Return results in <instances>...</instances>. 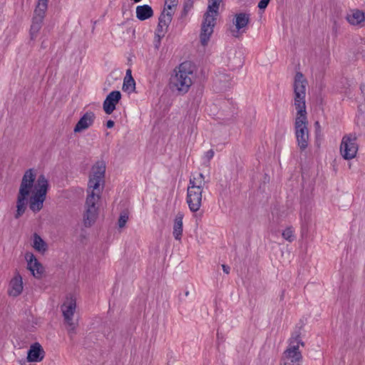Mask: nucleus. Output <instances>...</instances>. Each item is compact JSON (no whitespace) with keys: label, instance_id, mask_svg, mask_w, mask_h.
Masks as SVG:
<instances>
[{"label":"nucleus","instance_id":"obj_32","mask_svg":"<svg viewBox=\"0 0 365 365\" xmlns=\"http://www.w3.org/2000/svg\"><path fill=\"white\" fill-rule=\"evenodd\" d=\"M222 267L223 272L225 273H226V274H229L230 273V267H228L227 265H225V264H222Z\"/></svg>","mask_w":365,"mask_h":365},{"label":"nucleus","instance_id":"obj_7","mask_svg":"<svg viewBox=\"0 0 365 365\" xmlns=\"http://www.w3.org/2000/svg\"><path fill=\"white\" fill-rule=\"evenodd\" d=\"M222 0H210L207 11L204 15V21L202 24L200 42L206 46L213 33L215 25V19L217 16L220 4Z\"/></svg>","mask_w":365,"mask_h":365},{"label":"nucleus","instance_id":"obj_1","mask_svg":"<svg viewBox=\"0 0 365 365\" xmlns=\"http://www.w3.org/2000/svg\"><path fill=\"white\" fill-rule=\"evenodd\" d=\"M36 172L33 169L27 170L21 182L16 201L15 218H19L25 212L28 203L34 212H39L43 207L48 190V182L43 175H40L36 181Z\"/></svg>","mask_w":365,"mask_h":365},{"label":"nucleus","instance_id":"obj_17","mask_svg":"<svg viewBox=\"0 0 365 365\" xmlns=\"http://www.w3.org/2000/svg\"><path fill=\"white\" fill-rule=\"evenodd\" d=\"M136 17L140 20L144 21L150 18L153 15V11L149 5L138 6L136 7Z\"/></svg>","mask_w":365,"mask_h":365},{"label":"nucleus","instance_id":"obj_19","mask_svg":"<svg viewBox=\"0 0 365 365\" xmlns=\"http://www.w3.org/2000/svg\"><path fill=\"white\" fill-rule=\"evenodd\" d=\"M91 123V115L88 113H86L77 123V124L74 128V132L79 133V132H81V131L87 129L89 127Z\"/></svg>","mask_w":365,"mask_h":365},{"label":"nucleus","instance_id":"obj_10","mask_svg":"<svg viewBox=\"0 0 365 365\" xmlns=\"http://www.w3.org/2000/svg\"><path fill=\"white\" fill-rule=\"evenodd\" d=\"M76 300L72 297L66 298V300L61 306V311L66 323L69 327V331L75 329V324L73 321V316L76 310Z\"/></svg>","mask_w":365,"mask_h":365},{"label":"nucleus","instance_id":"obj_29","mask_svg":"<svg viewBox=\"0 0 365 365\" xmlns=\"http://www.w3.org/2000/svg\"><path fill=\"white\" fill-rule=\"evenodd\" d=\"M214 154L215 153L212 150H209L205 153L204 158L209 162L213 158Z\"/></svg>","mask_w":365,"mask_h":365},{"label":"nucleus","instance_id":"obj_2","mask_svg":"<svg viewBox=\"0 0 365 365\" xmlns=\"http://www.w3.org/2000/svg\"><path fill=\"white\" fill-rule=\"evenodd\" d=\"M307 85V81L302 73H297L293 83L294 106L297 110L294 128L297 143L301 150H304L309 142V123L305 103Z\"/></svg>","mask_w":365,"mask_h":365},{"label":"nucleus","instance_id":"obj_14","mask_svg":"<svg viewBox=\"0 0 365 365\" xmlns=\"http://www.w3.org/2000/svg\"><path fill=\"white\" fill-rule=\"evenodd\" d=\"M44 357V351L38 343L31 346L27 356L28 362L41 361Z\"/></svg>","mask_w":365,"mask_h":365},{"label":"nucleus","instance_id":"obj_25","mask_svg":"<svg viewBox=\"0 0 365 365\" xmlns=\"http://www.w3.org/2000/svg\"><path fill=\"white\" fill-rule=\"evenodd\" d=\"M168 26H163L162 24L158 22V28L155 31V37L158 38V41L160 42L161 38L165 36Z\"/></svg>","mask_w":365,"mask_h":365},{"label":"nucleus","instance_id":"obj_3","mask_svg":"<svg viewBox=\"0 0 365 365\" xmlns=\"http://www.w3.org/2000/svg\"><path fill=\"white\" fill-rule=\"evenodd\" d=\"M106 161L101 158L93 165V216L95 212L103 210L106 201L103 196L105 187Z\"/></svg>","mask_w":365,"mask_h":365},{"label":"nucleus","instance_id":"obj_16","mask_svg":"<svg viewBox=\"0 0 365 365\" xmlns=\"http://www.w3.org/2000/svg\"><path fill=\"white\" fill-rule=\"evenodd\" d=\"M184 215L179 212L176 214L173 223V235L175 240H180L182 235V220Z\"/></svg>","mask_w":365,"mask_h":365},{"label":"nucleus","instance_id":"obj_23","mask_svg":"<svg viewBox=\"0 0 365 365\" xmlns=\"http://www.w3.org/2000/svg\"><path fill=\"white\" fill-rule=\"evenodd\" d=\"M173 11H168L165 9L163 11L159 17V23L163 26H168L173 19Z\"/></svg>","mask_w":365,"mask_h":365},{"label":"nucleus","instance_id":"obj_26","mask_svg":"<svg viewBox=\"0 0 365 365\" xmlns=\"http://www.w3.org/2000/svg\"><path fill=\"white\" fill-rule=\"evenodd\" d=\"M195 0H185L182 16H186L191 11Z\"/></svg>","mask_w":365,"mask_h":365},{"label":"nucleus","instance_id":"obj_30","mask_svg":"<svg viewBox=\"0 0 365 365\" xmlns=\"http://www.w3.org/2000/svg\"><path fill=\"white\" fill-rule=\"evenodd\" d=\"M269 1L270 0H260L259 2L258 3L259 9H264L267 6Z\"/></svg>","mask_w":365,"mask_h":365},{"label":"nucleus","instance_id":"obj_31","mask_svg":"<svg viewBox=\"0 0 365 365\" xmlns=\"http://www.w3.org/2000/svg\"><path fill=\"white\" fill-rule=\"evenodd\" d=\"M114 121L112 120H108L107 122H106V127L108 128H111L114 126Z\"/></svg>","mask_w":365,"mask_h":365},{"label":"nucleus","instance_id":"obj_35","mask_svg":"<svg viewBox=\"0 0 365 365\" xmlns=\"http://www.w3.org/2000/svg\"><path fill=\"white\" fill-rule=\"evenodd\" d=\"M188 294H189V292H188V291H187V292H185V296H187Z\"/></svg>","mask_w":365,"mask_h":365},{"label":"nucleus","instance_id":"obj_34","mask_svg":"<svg viewBox=\"0 0 365 365\" xmlns=\"http://www.w3.org/2000/svg\"><path fill=\"white\" fill-rule=\"evenodd\" d=\"M125 76H132L131 71L130 69L127 70Z\"/></svg>","mask_w":365,"mask_h":365},{"label":"nucleus","instance_id":"obj_15","mask_svg":"<svg viewBox=\"0 0 365 365\" xmlns=\"http://www.w3.org/2000/svg\"><path fill=\"white\" fill-rule=\"evenodd\" d=\"M23 291L22 278L19 274H16L9 284V294L10 296L17 297Z\"/></svg>","mask_w":365,"mask_h":365},{"label":"nucleus","instance_id":"obj_22","mask_svg":"<svg viewBox=\"0 0 365 365\" xmlns=\"http://www.w3.org/2000/svg\"><path fill=\"white\" fill-rule=\"evenodd\" d=\"M135 82L132 76H125L123 84V90L128 93L135 91Z\"/></svg>","mask_w":365,"mask_h":365},{"label":"nucleus","instance_id":"obj_8","mask_svg":"<svg viewBox=\"0 0 365 365\" xmlns=\"http://www.w3.org/2000/svg\"><path fill=\"white\" fill-rule=\"evenodd\" d=\"M48 0H38V4L34 11V15L31 20L29 35L31 40H35L39 31L41 29L46 12L48 9Z\"/></svg>","mask_w":365,"mask_h":365},{"label":"nucleus","instance_id":"obj_24","mask_svg":"<svg viewBox=\"0 0 365 365\" xmlns=\"http://www.w3.org/2000/svg\"><path fill=\"white\" fill-rule=\"evenodd\" d=\"M282 237L284 240L292 242L295 240L294 230L292 227L286 228L282 232Z\"/></svg>","mask_w":365,"mask_h":365},{"label":"nucleus","instance_id":"obj_27","mask_svg":"<svg viewBox=\"0 0 365 365\" xmlns=\"http://www.w3.org/2000/svg\"><path fill=\"white\" fill-rule=\"evenodd\" d=\"M128 220V215L126 212H123L120 214L119 219H118V226L120 228H123L125 227L126 222Z\"/></svg>","mask_w":365,"mask_h":365},{"label":"nucleus","instance_id":"obj_6","mask_svg":"<svg viewBox=\"0 0 365 365\" xmlns=\"http://www.w3.org/2000/svg\"><path fill=\"white\" fill-rule=\"evenodd\" d=\"M287 343V346L283 351L280 359V365H302V348L304 347V344L300 334H293Z\"/></svg>","mask_w":365,"mask_h":365},{"label":"nucleus","instance_id":"obj_13","mask_svg":"<svg viewBox=\"0 0 365 365\" xmlns=\"http://www.w3.org/2000/svg\"><path fill=\"white\" fill-rule=\"evenodd\" d=\"M26 258L28 262V269L35 277L39 278L43 270L42 265L37 261L33 254H27Z\"/></svg>","mask_w":365,"mask_h":365},{"label":"nucleus","instance_id":"obj_4","mask_svg":"<svg viewBox=\"0 0 365 365\" xmlns=\"http://www.w3.org/2000/svg\"><path fill=\"white\" fill-rule=\"evenodd\" d=\"M195 79L193 66L187 61L180 63L171 73L170 88L180 94L187 93Z\"/></svg>","mask_w":365,"mask_h":365},{"label":"nucleus","instance_id":"obj_33","mask_svg":"<svg viewBox=\"0 0 365 365\" xmlns=\"http://www.w3.org/2000/svg\"><path fill=\"white\" fill-rule=\"evenodd\" d=\"M91 175H88V188H90V187H91V186H90V183H91Z\"/></svg>","mask_w":365,"mask_h":365},{"label":"nucleus","instance_id":"obj_18","mask_svg":"<svg viewBox=\"0 0 365 365\" xmlns=\"http://www.w3.org/2000/svg\"><path fill=\"white\" fill-rule=\"evenodd\" d=\"M250 21V15L245 13H240L235 15L234 24L237 31L245 29Z\"/></svg>","mask_w":365,"mask_h":365},{"label":"nucleus","instance_id":"obj_5","mask_svg":"<svg viewBox=\"0 0 365 365\" xmlns=\"http://www.w3.org/2000/svg\"><path fill=\"white\" fill-rule=\"evenodd\" d=\"M206 181L202 173H195L190 177L187 189L186 202L191 212L198 211L202 205V192Z\"/></svg>","mask_w":365,"mask_h":365},{"label":"nucleus","instance_id":"obj_28","mask_svg":"<svg viewBox=\"0 0 365 365\" xmlns=\"http://www.w3.org/2000/svg\"><path fill=\"white\" fill-rule=\"evenodd\" d=\"M178 0H165V8L168 11H173V8L175 7L178 4Z\"/></svg>","mask_w":365,"mask_h":365},{"label":"nucleus","instance_id":"obj_21","mask_svg":"<svg viewBox=\"0 0 365 365\" xmlns=\"http://www.w3.org/2000/svg\"><path fill=\"white\" fill-rule=\"evenodd\" d=\"M90 197H91V194L88 191V195L86 198V213L83 215V225L86 227H90L91 226V205H90Z\"/></svg>","mask_w":365,"mask_h":365},{"label":"nucleus","instance_id":"obj_12","mask_svg":"<svg viewBox=\"0 0 365 365\" xmlns=\"http://www.w3.org/2000/svg\"><path fill=\"white\" fill-rule=\"evenodd\" d=\"M346 19L352 26L362 27L365 24V14L359 9L350 10L346 14Z\"/></svg>","mask_w":365,"mask_h":365},{"label":"nucleus","instance_id":"obj_20","mask_svg":"<svg viewBox=\"0 0 365 365\" xmlns=\"http://www.w3.org/2000/svg\"><path fill=\"white\" fill-rule=\"evenodd\" d=\"M33 247L34 248L41 252L44 253L47 249L48 245L44 242V240L36 233L34 235V242H33Z\"/></svg>","mask_w":365,"mask_h":365},{"label":"nucleus","instance_id":"obj_11","mask_svg":"<svg viewBox=\"0 0 365 365\" xmlns=\"http://www.w3.org/2000/svg\"><path fill=\"white\" fill-rule=\"evenodd\" d=\"M121 98V93L118 91H111L106 98L103 107L106 114H111L115 109L116 105Z\"/></svg>","mask_w":365,"mask_h":365},{"label":"nucleus","instance_id":"obj_9","mask_svg":"<svg viewBox=\"0 0 365 365\" xmlns=\"http://www.w3.org/2000/svg\"><path fill=\"white\" fill-rule=\"evenodd\" d=\"M356 135L354 133L345 135L341 142L340 153L345 160L354 158L359 150Z\"/></svg>","mask_w":365,"mask_h":365}]
</instances>
